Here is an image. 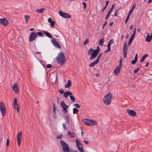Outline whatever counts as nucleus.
<instances>
[{
  "label": "nucleus",
  "mask_w": 152,
  "mask_h": 152,
  "mask_svg": "<svg viewBox=\"0 0 152 152\" xmlns=\"http://www.w3.org/2000/svg\"><path fill=\"white\" fill-rule=\"evenodd\" d=\"M84 141L86 144H88V141H86V140H84Z\"/></svg>",
  "instance_id": "774afa93"
},
{
  "label": "nucleus",
  "mask_w": 152,
  "mask_h": 152,
  "mask_svg": "<svg viewBox=\"0 0 152 152\" xmlns=\"http://www.w3.org/2000/svg\"><path fill=\"white\" fill-rule=\"evenodd\" d=\"M62 137V134H60V135H58L56 137V138L58 139H60Z\"/></svg>",
  "instance_id": "ea45409f"
},
{
  "label": "nucleus",
  "mask_w": 152,
  "mask_h": 152,
  "mask_svg": "<svg viewBox=\"0 0 152 152\" xmlns=\"http://www.w3.org/2000/svg\"><path fill=\"white\" fill-rule=\"evenodd\" d=\"M127 48V43L126 42H124L123 49V54L124 57V58L126 57Z\"/></svg>",
  "instance_id": "423d86ee"
},
{
  "label": "nucleus",
  "mask_w": 152,
  "mask_h": 152,
  "mask_svg": "<svg viewBox=\"0 0 152 152\" xmlns=\"http://www.w3.org/2000/svg\"><path fill=\"white\" fill-rule=\"evenodd\" d=\"M12 89L15 93H17L18 92L19 89L18 87V84L16 83L13 86Z\"/></svg>",
  "instance_id": "6ab92c4d"
},
{
  "label": "nucleus",
  "mask_w": 152,
  "mask_h": 152,
  "mask_svg": "<svg viewBox=\"0 0 152 152\" xmlns=\"http://www.w3.org/2000/svg\"><path fill=\"white\" fill-rule=\"evenodd\" d=\"M64 90L62 89H61L59 90V92L61 94H62L64 93Z\"/></svg>",
  "instance_id": "de8ad7c7"
},
{
  "label": "nucleus",
  "mask_w": 152,
  "mask_h": 152,
  "mask_svg": "<svg viewBox=\"0 0 152 152\" xmlns=\"http://www.w3.org/2000/svg\"><path fill=\"white\" fill-rule=\"evenodd\" d=\"M60 105L63 108V111H64L65 113H66L67 111V108L68 107V106L65 104L64 101H62L61 102Z\"/></svg>",
  "instance_id": "6e6552de"
},
{
  "label": "nucleus",
  "mask_w": 152,
  "mask_h": 152,
  "mask_svg": "<svg viewBox=\"0 0 152 152\" xmlns=\"http://www.w3.org/2000/svg\"><path fill=\"white\" fill-rule=\"evenodd\" d=\"M102 53H100L99 55L98 56L97 58H96V60H97V61H98L99 62V58H100V57L102 56Z\"/></svg>",
  "instance_id": "58836bf2"
},
{
  "label": "nucleus",
  "mask_w": 152,
  "mask_h": 152,
  "mask_svg": "<svg viewBox=\"0 0 152 152\" xmlns=\"http://www.w3.org/2000/svg\"><path fill=\"white\" fill-rule=\"evenodd\" d=\"M42 31L44 33L45 35L48 37L50 38H53L52 36L50 34L49 32L45 31Z\"/></svg>",
  "instance_id": "412c9836"
},
{
  "label": "nucleus",
  "mask_w": 152,
  "mask_h": 152,
  "mask_svg": "<svg viewBox=\"0 0 152 152\" xmlns=\"http://www.w3.org/2000/svg\"><path fill=\"white\" fill-rule=\"evenodd\" d=\"M60 143L64 152H69V149L68 145L63 140H61Z\"/></svg>",
  "instance_id": "20e7f679"
},
{
  "label": "nucleus",
  "mask_w": 152,
  "mask_h": 152,
  "mask_svg": "<svg viewBox=\"0 0 152 152\" xmlns=\"http://www.w3.org/2000/svg\"><path fill=\"white\" fill-rule=\"evenodd\" d=\"M110 49H109V48H107V50H106L105 51V53H107V52H108L110 51Z\"/></svg>",
  "instance_id": "bf43d9fd"
},
{
  "label": "nucleus",
  "mask_w": 152,
  "mask_h": 152,
  "mask_svg": "<svg viewBox=\"0 0 152 152\" xmlns=\"http://www.w3.org/2000/svg\"><path fill=\"white\" fill-rule=\"evenodd\" d=\"M121 68V67L118 66L116 67L115 69L114 70V73L115 75H116L118 74L120 71Z\"/></svg>",
  "instance_id": "aec40b11"
},
{
  "label": "nucleus",
  "mask_w": 152,
  "mask_h": 152,
  "mask_svg": "<svg viewBox=\"0 0 152 152\" xmlns=\"http://www.w3.org/2000/svg\"><path fill=\"white\" fill-rule=\"evenodd\" d=\"M45 11V9L44 8H41L37 9L36 10V12L39 13H42Z\"/></svg>",
  "instance_id": "b1692460"
},
{
  "label": "nucleus",
  "mask_w": 152,
  "mask_h": 152,
  "mask_svg": "<svg viewBox=\"0 0 152 152\" xmlns=\"http://www.w3.org/2000/svg\"><path fill=\"white\" fill-rule=\"evenodd\" d=\"M77 147V148L80 152H84L82 146L81 145H79Z\"/></svg>",
  "instance_id": "393cba45"
},
{
  "label": "nucleus",
  "mask_w": 152,
  "mask_h": 152,
  "mask_svg": "<svg viewBox=\"0 0 152 152\" xmlns=\"http://www.w3.org/2000/svg\"><path fill=\"white\" fill-rule=\"evenodd\" d=\"M106 5L105 6L107 7V5H108V4L109 3V1H106Z\"/></svg>",
  "instance_id": "e2e57ef3"
},
{
  "label": "nucleus",
  "mask_w": 152,
  "mask_h": 152,
  "mask_svg": "<svg viewBox=\"0 0 152 152\" xmlns=\"http://www.w3.org/2000/svg\"><path fill=\"white\" fill-rule=\"evenodd\" d=\"M76 144L77 146H78L79 145H82L81 143L80 142L79 140L77 139L75 141Z\"/></svg>",
  "instance_id": "c85d7f7f"
},
{
  "label": "nucleus",
  "mask_w": 152,
  "mask_h": 152,
  "mask_svg": "<svg viewBox=\"0 0 152 152\" xmlns=\"http://www.w3.org/2000/svg\"><path fill=\"white\" fill-rule=\"evenodd\" d=\"M140 69V68H137L134 71V72L135 73H137L138 71Z\"/></svg>",
  "instance_id": "79ce46f5"
},
{
  "label": "nucleus",
  "mask_w": 152,
  "mask_h": 152,
  "mask_svg": "<svg viewBox=\"0 0 152 152\" xmlns=\"http://www.w3.org/2000/svg\"><path fill=\"white\" fill-rule=\"evenodd\" d=\"M107 21H105V22H104V24L103 25V26H102V29L104 27V26L106 25L107 24Z\"/></svg>",
  "instance_id": "5fc2aeb1"
},
{
  "label": "nucleus",
  "mask_w": 152,
  "mask_h": 152,
  "mask_svg": "<svg viewBox=\"0 0 152 152\" xmlns=\"http://www.w3.org/2000/svg\"><path fill=\"white\" fill-rule=\"evenodd\" d=\"M68 134L72 138H74L75 137V134L74 132L72 133L69 131L68 132Z\"/></svg>",
  "instance_id": "bb28decb"
},
{
  "label": "nucleus",
  "mask_w": 152,
  "mask_h": 152,
  "mask_svg": "<svg viewBox=\"0 0 152 152\" xmlns=\"http://www.w3.org/2000/svg\"><path fill=\"white\" fill-rule=\"evenodd\" d=\"M62 125H63V129L64 130H66V125L65 124L63 123V124H62Z\"/></svg>",
  "instance_id": "c03bdc74"
},
{
  "label": "nucleus",
  "mask_w": 152,
  "mask_h": 152,
  "mask_svg": "<svg viewBox=\"0 0 152 152\" xmlns=\"http://www.w3.org/2000/svg\"><path fill=\"white\" fill-rule=\"evenodd\" d=\"M94 49L91 48L88 51V53L89 55H91V57L89 58V59L90 60H91L92 59H94L95 58L96 56H95V57H92V55H93V53H94Z\"/></svg>",
  "instance_id": "dca6fc26"
},
{
  "label": "nucleus",
  "mask_w": 152,
  "mask_h": 152,
  "mask_svg": "<svg viewBox=\"0 0 152 152\" xmlns=\"http://www.w3.org/2000/svg\"><path fill=\"white\" fill-rule=\"evenodd\" d=\"M59 13L60 15L64 18H69L71 17L70 15L68 14L63 12L61 11H60Z\"/></svg>",
  "instance_id": "9d476101"
},
{
  "label": "nucleus",
  "mask_w": 152,
  "mask_h": 152,
  "mask_svg": "<svg viewBox=\"0 0 152 152\" xmlns=\"http://www.w3.org/2000/svg\"><path fill=\"white\" fill-rule=\"evenodd\" d=\"M69 97L70 99L72 102H74L75 100V98L72 95H70Z\"/></svg>",
  "instance_id": "72a5a7b5"
},
{
  "label": "nucleus",
  "mask_w": 152,
  "mask_h": 152,
  "mask_svg": "<svg viewBox=\"0 0 152 152\" xmlns=\"http://www.w3.org/2000/svg\"><path fill=\"white\" fill-rule=\"evenodd\" d=\"M110 15V14H108V13L107 14V15H106V16L105 18L106 20H107L108 19Z\"/></svg>",
  "instance_id": "052dcab7"
},
{
  "label": "nucleus",
  "mask_w": 152,
  "mask_h": 152,
  "mask_svg": "<svg viewBox=\"0 0 152 152\" xmlns=\"http://www.w3.org/2000/svg\"><path fill=\"white\" fill-rule=\"evenodd\" d=\"M65 59V57L63 52L59 53L56 57V60L58 63L61 65L64 63Z\"/></svg>",
  "instance_id": "f257e3e1"
},
{
  "label": "nucleus",
  "mask_w": 152,
  "mask_h": 152,
  "mask_svg": "<svg viewBox=\"0 0 152 152\" xmlns=\"http://www.w3.org/2000/svg\"><path fill=\"white\" fill-rule=\"evenodd\" d=\"M127 112L129 115L132 116H134L136 115V112L132 110L127 109Z\"/></svg>",
  "instance_id": "a211bd4d"
},
{
  "label": "nucleus",
  "mask_w": 152,
  "mask_h": 152,
  "mask_svg": "<svg viewBox=\"0 0 152 152\" xmlns=\"http://www.w3.org/2000/svg\"><path fill=\"white\" fill-rule=\"evenodd\" d=\"M99 62V61H97V60H96L95 61H94L92 63H91L89 64V66L91 67H92L94 66L95 65L97 64Z\"/></svg>",
  "instance_id": "4be33fe9"
},
{
  "label": "nucleus",
  "mask_w": 152,
  "mask_h": 152,
  "mask_svg": "<svg viewBox=\"0 0 152 152\" xmlns=\"http://www.w3.org/2000/svg\"><path fill=\"white\" fill-rule=\"evenodd\" d=\"M145 60V59H144L143 57H142V58L140 60V62L141 63H142Z\"/></svg>",
  "instance_id": "864d4df0"
},
{
  "label": "nucleus",
  "mask_w": 152,
  "mask_h": 152,
  "mask_svg": "<svg viewBox=\"0 0 152 152\" xmlns=\"http://www.w3.org/2000/svg\"><path fill=\"white\" fill-rule=\"evenodd\" d=\"M111 100V94L110 93H109L104 96L103 101L104 104L109 105L110 104Z\"/></svg>",
  "instance_id": "7ed1b4c3"
},
{
  "label": "nucleus",
  "mask_w": 152,
  "mask_h": 152,
  "mask_svg": "<svg viewBox=\"0 0 152 152\" xmlns=\"http://www.w3.org/2000/svg\"><path fill=\"white\" fill-rule=\"evenodd\" d=\"M148 56V54H145V55H144L142 56V57H143L144 59H145V58L146 57H147Z\"/></svg>",
  "instance_id": "3c124183"
},
{
  "label": "nucleus",
  "mask_w": 152,
  "mask_h": 152,
  "mask_svg": "<svg viewBox=\"0 0 152 152\" xmlns=\"http://www.w3.org/2000/svg\"><path fill=\"white\" fill-rule=\"evenodd\" d=\"M53 112L54 114L55 113V112L56 111V108H55L54 107H53Z\"/></svg>",
  "instance_id": "69168bd1"
},
{
  "label": "nucleus",
  "mask_w": 152,
  "mask_h": 152,
  "mask_svg": "<svg viewBox=\"0 0 152 152\" xmlns=\"http://www.w3.org/2000/svg\"><path fill=\"white\" fill-rule=\"evenodd\" d=\"M22 140V133L20 132L18 133L17 136V142L18 145L19 146L20 144V142Z\"/></svg>",
  "instance_id": "ddd939ff"
},
{
  "label": "nucleus",
  "mask_w": 152,
  "mask_h": 152,
  "mask_svg": "<svg viewBox=\"0 0 152 152\" xmlns=\"http://www.w3.org/2000/svg\"><path fill=\"white\" fill-rule=\"evenodd\" d=\"M107 6H105L104 7V8L103 9L102 11V12H104V11L105 10V9H106V8H107Z\"/></svg>",
  "instance_id": "338daca9"
},
{
  "label": "nucleus",
  "mask_w": 152,
  "mask_h": 152,
  "mask_svg": "<svg viewBox=\"0 0 152 152\" xmlns=\"http://www.w3.org/2000/svg\"><path fill=\"white\" fill-rule=\"evenodd\" d=\"M136 32V28H135L134 29L133 34L131 36L128 42V45H129L132 42V40H133L134 37L135 36V35Z\"/></svg>",
  "instance_id": "f8f14e48"
},
{
  "label": "nucleus",
  "mask_w": 152,
  "mask_h": 152,
  "mask_svg": "<svg viewBox=\"0 0 152 152\" xmlns=\"http://www.w3.org/2000/svg\"><path fill=\"white\" fill-rule=\"evenodd\" d=\"M52 65L50 64H48L46 66V67L47 68H49L51 67Z\"/></svg>",
  "instance_id": "09e8293b"
},
{
  "label": "nucleus",
  "mask_w": 152,
  "mask_h": 152,
  "mask_svg": "<svg viewBox=\"0 0 152 152\" xmlns=\"http://www.w3.org/2000/svg\"><path fill=\"white\" fill-rule=\"evenodd\" d=\"M137 57H138L137 54L135 56L134 59L135 60H136L137 61Z\"/></svg>",
  "instance_id": "4d7b16f0"
},
{
  "label": "nucleus",
  "mask_w": 152,
  "mask_h": 152,
  "mask_svg": "<svg viewBox=\"0 0 152 152\" xmlns=\"http://www.w3.org/2000/svg\"><path fill=\"white\" fill-rule=\"evenodd\" d=\"M118 10H116L115 11V13H114V16H116L118 15V14H117V12H118Z\"/></svg>",
  "instance_id": "13d9d810"
},
{
  "label": "nucleus",
  "mask_w": 152,
  "mask_h": 152,
  "mask_svg": "<svg viewBox=\"0 0 152 152\" xmlns=\"http://www.w3.org/2000/svg\"><path fill=\"white\" fill-rule=\"evenodd\" d=\"M110 45H111L110 44L108 43V44L107 46V48H109V49H110Z\"/></svg>",
  "instance_id": "680f3d73"
},
{
  "label": "nucleus",
  "mask_w": 152,
  "mask_h": 152,
  "mask_svg": "<svg viewBox=\"0 0 152 152\" xmlns=\"http://www.w3.org/2000/svg\"><path fill=\"white\" fill-rule=\"evenodd\" d=\"M25 18V19L26 21V23H27L28 22V20L30 18V16L29 15H25L24 16Z\"/></svg>",
  "instance_id": "c756f323"
},
{
  "label": "nucleus",
  "mask_w": 152,
  "mask_h": 152,
  "mask_svg": "<svg viewBox=\"0 0 152 152\" xmlns=\"http://www.w3.org/2000/svg\"><path fill=\"white\" fill-rule=\"evenodd\" d=\"M119 64L118 66L120 67H121L122 64V58H121L119 59Z\"/></svg>",
  "instance_id": "f704fd0d"
},
{
  "label": "nucleus",
  "mask_w": 152,
  "mask_h": 152,
  "mask_svg": "<svg viewBox=\"0 0 152 152\" xmlns=\"http://www.w3.org/2000/svg\"><path fill=\"white\" fill-rule=\"evenodd\" d=\"M137 61L135 59L133 60L131 62V63L132 64H135Z\"/></svg>",
  "instance_id": "a19ab883"
},
{
  "label": "nucleus",
  "mask_w": 152,
  "mask_h": 152,
  "mask_svg": "<svg viewBox=\"0 0 152 152\" xmlns=\"http://www.w3.org/2000/svg\"><path fill=\"white\" fill-rule=\"evenodd\" d=\"M113 10L112 9H111L110 8V10L108 12V14H110L111 12H112V11H113Z\"/></svg>",
  "instance_id": "6e6d98bb"
},
{
  "label": "nucleus",
  "mask_w": 152,
  "mask_h": 152,
  "mask_svg": "<svg viewBox=\"0 0 152 152\" xmlns=\"http://www.w3.org/2000/svg\"><path fill=\"white\" fill-rule=\"evenodd\" d=\"M135 6V4H134L133 6V7H132V9L131 10L129 11V15H131V14L133 12Z\"/></svg>",
  "instance_id": "7c9ffc66"
},
{
  "label": "nucleus",
  "mask_w": 152,
  "mask_h": 152,
  "mask_svg": "<svg viewBox=\"0 0 152 152\" xmlns=\"http://www.w3.org/2000/svg\"><path fill=\"white\" fill-rule=\"evenodd\" d=\"M50 23V26L51 27H54V24L55 23V22L54 21H52V22Z\"/></svg>",
  "instance_id": "e433bc0d"
},
{
  "label": "nucleus",
  "mask_w": 152,
  "mask_h": 152,
  "mask_svg": "<svg viewBox=\"0 0 152 152\" xmlns=\"http://www.w3.org/2000/svg\"><path fill=\"white\" fill-rule=\"evenodd\" d=\"M88 39H87L84 42L83 44L84 45H86V44L88 43Z\"/></svg>",
  "instance_id": "a18cd8bd"
},
{
  "label": "nucleus",
  "mask_w": 152,
  "mask_h": 152,
  "mask_svg": "<svg viewBox=\"0 0 152 152\" xmlns=\"http://www.w3.org/2000/svg\"><path fill=\"white\" fill-rule=\"evenodd\" d=\"M38 35L39 36L42 37L44 35V34H43L41 32L39 31L37 33V35Z\"/></svg>",
  "instance_id": "c9c22d12"
},
{
  "label": "nucleus",
  "mask_w": 152,
  "mask_h": 152,
  "mask_svg": "<svg viewBox=\"0 0 152 152\" xmlns=\"http://www.w3.org/2000/svg\"><path fill=\"white\" fill-rule=\"evenodd\" d=\"M0 110L3 116H4L6 114V109L3 103L1 102H0Z\"/></svg>",
  "instance_id": "39448f33"
},
{
  "label": "nucleus",
  "mask_w": 152,
  "mask_h": 152,
  "mask_svg": "<svg viewBox=\"0 0 152 152\" xmlns=\"http://www.w3.org/2000/svg\"><path fill=\"white\" fill-rule=\"evenodd\" d=\"M82 4H83L84 6V9H86V3L85 2H83Z\"/></svg>",
  "instance_id": "8fccbe9b"
},
{
  "label": "nucleus",
  "mask_w": 152,
  "mask_h": 152,
  "mask_svg": "<svg viewBox=\"0 0 152 152\" xmlns=\"http://www.w3.org/2000/svg\"><path fill=\"white\" fill-rule=\"evenodd\" d=\"M130 15H129V14L128 15L127 17H126V19H125V23H126L127 22V21L128 20V19L129 18V17Z\"/></svg>",
  "instance_id": "4c0bfd02"
},
{
  "label": "nucleus",
  "mask_w": 152,
  "mask_h": 152,
  "mask_svg": "<svg viewBox=\"0 0 152 152\" xmlns=\"http://www.w3.org/2000/svg\"><path fill=\"white\" fill-rule=\"evenodd\" d=\"M100 49L99 46L96 47V49L95 50H94V53L93 55H92V57L97 56L100 51Z\"/></svg>",
  "instance_id": "f3484780"
},
{
  "label": "nucleus",
  "mask_w": 152,
  "mask_h": 152,
  "mask_svg": "<svg viewBox=\"0 0 152 152\" xmlns=\"http://www.w3.org/2000/svg\"><path fill=\"white\" fill-rule=\"evenodd\" d=\"M78 110L76 108H73V113L74 114H75L78 112Z\"/></svg>",
  "instance_id": "473e14b6"
},
{
  "label": "nucleus",
  "mask_w": 152,
  "mask_h": 152,
  "mask_svg": "<svg viewBox=\"0 0 152 152\" xmlns=\"http://www.w3.org/2000/svg\"><path fill=\"white\" fill-rule=\"evenodd\" d=\"M0 23L4 26H6L8 24V21L7 19L1 18L0 19Z\"/></svg>",
  "instance_id": "9b49d317"
},
{
  "label": "nucleus",
  "mask_w": 152,
  "mask_h": 152,
  "mask_svg": "<svg viewBox=\"0 0 152 152\" xmlns=\"http://www.w3.org/2000/svg\"><path fill=\"white\" fill-rule=\"evenodd\" d=\"M51 42L53 44L55 47L57 48H61V47L60 45L54 39H52L51 40Z\"/></svg>",
  "instance_id": "4468645a"
},
{
  "label": "nucleus",
  "mask_w": 152,
  "mask_h": 152,
  "mask_svg": "<svg viewBox=\"0 0 152 152\" xmlns=\"http://www.w3.org/2000/svg\"><path fill=\"white\" fill-rule=\"evenodd\" d=\"M9 139H7V142H6V145L7 147L9 145Z\"/></svg>",
  "instance_id": "49530a36"
},
{
  "label": "nucleus",
  "mask_w": 152,
  "mask_h": 152,
  "mask_svg": "<svg viewBox=\"0 0 152 152\" xmlns=\"http://www.w3.org/2000/svg\"><path fill=\"white\" fill-rule=\"evenodd\" d=\"M13 105L14 108L16 110L17 112H18L19 111V107H18V103L17 101V99L16 98H15L14 99Z\"/></svg>",
  "instance_id": "2eb2a0df"
},
{
  "label": "nucleus",
  "mask_w": 152,
  "mask_h": 152,
  "mask_svg": "<svg viewBox=\"0 0 152 152\" xmlns=\"http://www.w3.org/2000/svg\"><path fill=\"white\" fill-rule=\"evenodd\" d=\"M104 41L103 39H100L99 42V44L100 46H102L103 44Z\"/></svg>",
  "instance_id": "cd10ccee"
},
{
  "label": "nucleus",
  "mask_w": 152,
  "mask_h": 152,
  "mask_svg": "<svg viewBox=\"0 0 152 152\" xmlns=\"http://www.w3.org/2000/svg\"><path fill=\"white\" fill-rule=\"evenodd\" d=\"M71 85V82L70 80H68V83L65 85V87L66 88H69Z\"/></svg>",
  "instance_id": "a878e982"
},
{
  "label": "nucleus",
  "mask_w": 152,
  "mask_h": 152,
  "mask_svg": "<svg viewBox=\"0 0 152 152\" xmlns=\"http://www.w3.org/2000/svg\"><path fill=\"white\" fill-rule=\"evenodd\" d=\"M37 36V34L36 33L34 32L31 33L29 37V42H31L34 41Z\"/></svg>",
  "instance_id": "0eeeda50"
},
{
  "label": "nucleus",
  "mask_w": 152,
  "mask_h": 152,
  "mask_svg": "<svg viewBox=\"0 0 152 152\" xmlns=\"http://www.w3.org/2000/svg\"><path fill=\"white\" fill-rule=\"evenodd\" d=\"M113 40L112 39H111L110 40L109 42L108 43V44H110V45L113 44Z\"/></svg>",
  "instance_id": "37998d69"
},
{
  "label": "nucleus",
  "mask_w": 152,
  "mask_h": 152,
  "mask_svg": "<svg viewBox=\"0 0 152 152\" xmlns=\"http://www.w3.org/2000/svg\"><path fill=\"white\" fill-rule=\"evenodd\" d=\"M48 22H49V23H50V22H52V21L53 20H52V19H51V18H49L48 19Z\"/></svg>",
  "instance_id": "603ef678"
},
{
  "label": "nucleus",
  "mask_w": 152,
  "mask_h": 152,
  "mask_svg": "<svg viewBox=\"0 0 152 152\" xmlns=\"http://www.w3.org/2000/svg\"><path fill=\"white\" fill-rule=\"evenodd\" d=\"M72 94L69 91H67L64 93V96L66 98L68 95H71Z\"/></svg>",
  "instance_id": "5701e85b"
},
{
  "label": "nucleus",
  "mask_w": 152,
  "mask_h": 152,
  "mask_svg": "<svg viewBox=\"0 0 152 152\" xmlns=\"http://www.w3.org/2000/svg\"><path fill=\"white\" fill-rule=\"evenodd\" d=\"M73 106L75 107L76 108H78L80 107V105L77 103H75L73 104Z\"/></svg>",
  "instance_id": "2f4dec72"
},
{
  "label": "nucleus",
  "mask_w": 152,
  "mask_h": 152,
  "mask_svg": "<svg viewBox=\"0 0 152 152\" xmlns=\"http://www.w3.org/2000/svg\"><path fill=\"white\" fill-rule=\"evenodd\" d=\"M64 119L66 120V123L69 125L72 124V121L70 116L68 115H66L64 117Z\"/></svg>",
  "instance_id": "1a4fd4ad"
},
{
  "label": "nucleus",
  "mask_w": 152,
  "mask_h": 152,
  "mask_svg": "<svg viewBox=\"0 0 152 152\" xmlns=\"http://www.w3.org/2000/svg\"><path fill=\"white\" fill-rule=\"evenodd\" d=\"M82 121L85 124L88 126H92L96 125L97 124V122L96 121L87 119H83Z\"/></svg>",
  "instance_id": "f03ea898"
},
{
  "label": "nucleus",
  "mask_w": 152,
  "mask_h": 152,
  "mask_svg": "<svg viewBox=\"0 0 152 152\" xmlns=\"http://www.w3.org/2000/svg\"><path fill=\"white\" fill-rule=\"evenodd\" d=\"M114 6H115V4H113L112 5V7L110 8V9L113 10V8H114Z\"/></svg>",
  "instance_id": "0e129e2a"
}]
</instances>
